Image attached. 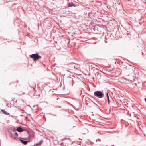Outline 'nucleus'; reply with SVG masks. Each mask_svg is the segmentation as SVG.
I'll list each match as a JSON object with an SVG mask.
<instances>
[{"label": "nucleus", "mask_w": 146, "mask_h": 146, "mask_svg": "<svg viewBox=\"0 0 146 146\" xmlns=\"http://www.w3.org/2000/svg\"><path fill=\"white\" fill-rule=\"evenodd\" d=\"M94 96L98 98H101L104 96V94L103 92L100 91H96L94 92Z\"/></svg>", "instance_id": "nucleus-1"}, {"label": "nucleus", "mask_w": 146, "mask_h": 146, "mask_svg": "<svg viewBox=\"0 0 146 146\" xmlns=\"http://www.w3.org/2000/svg\"><path fill=\"white\" fill-rule=\"evenodd\" d=\"M18 133L17 132H15L14 133L13 135L12 134H11V135L10 136L12 137H13V136H15L16 137H17L18 136Z\"/></svg>", "instance_id": "nucleus-10"}, {"label": "nucleus", "mask_w": 146, "mask_h": 146, "mask_svg": "<svg viewBox=\"0 0 146 146\" xmlns=\"http://www.w3.org/2000/svg\"><path fill=\"white\" fill-rule=\"evenodd\" d=\"M20 116H23V115H20Z\"/></svg>", "instance_id": "nucleus-12"}, {"label": "nucleus", "mask_w": 146, "mask_h": 146, "mask_svg": "<svg viewBox=\"0 0 146 146\" xmlns=\"http://www.w3.org/2000/svg\"><path fill=\"white\" fill-rule=\"evenodd\" d=\"M16 130L17 131L20 132H22L24 131L22 127H18L17 128Z\"/></svg>", "instance_id": "nucleus-5"}, {"label": "nucleus", "mask_w": 146, "mask_h": 146, "mask_svg": "<svg viewBox=\"0 0 146 146\" xmlns=\"http://www.w3.org/2000/svg\"><path fill=\"white\" fill-rule=\"evenodd\" d=\"M92 30L93 32L94 33L96 34L98 33V30L97 27L96 26H95L92 28Z\"/></svg>", "instance_id": "nucleus-3"}, {"label": "nucleus", "mask_w": 146, "mask_h": 146, "mask_svg": "<svg viewBox=\"0 0 146 146\" xmlns=\"http://www.w3.org/2000/svg\"><path fill=\"white\" fill-rule=\"evenodd\" d=\"M75 127V126H74L73 127Z\"/></svg>", "instance_id": "nucleus-17"}, {"label": "nucleus", "mask_w": 146, "mask_h": 146, "mask_svg": "<svg viewBox=\"0 0 146 146\" xmlns=\"http://www.w3.org/2000/svg\"><path fill=\"white\" fill-rule=\"evenodd\" d=\"M106 96L107 97V99L108 104L109 105H110V100L109 97V96L108 95V92L106 93Z\"/></svg>", "instance_id": "nucleus-7"}, {"label": "nucleus", "mask_w": 146, "mask_h": 146, "mask_svg": "<svg viewBox=\"0 0 146 146\" xmlns=\"http://www.w3.org/2000/svg\"><path fill=\"white\" fill-rule=\"evenodd\" d=\"M144 100H145V102H146V98H145L144 99Z\"/></svg>", "instance_id": "nucleus-11"}, {"label": "nucleus", "mask_w": 146, "mask_h": 146, "mask_svg": "<svg viewBox=\"0 0 146 146\" xmlns=\"http://www.w3.org/2000/svg\"><path fill=\"white\" fill-rule=\"evenodd\" d=\"M76 5L73 3L72 2H70L68 4V7H76Z\"/></svg>", "instance_id": "nucleus-6"}, {"label": "nucleus", "mask_w": 146, "mask_h": 146, "mask_svg": "<svg viewBox=\"0 0 146 146\" xmlns=\"http://www.w3.org/2000/svg\"><path fill=\"white\" fill-rule=\"evenodd\" d=\"M43 141L42 140H41L38 143L35 144L33 146H40Z\"/></svg>", "instance_id": "nucleus-4"}, {"label": "nucleus", "mask_w": 146, "mask_h": 146, "mask_svg": "<svg viewBox=\"0 0 146 146\" xmlns=\"http://www.w3.org/2000/svg\"><path fill=\"white\" fill-rule=\"evenodd\" d=\"M1 111L4 114L6 115H9V113H7L4 110H1Z\"/></svg>", "instance_id": "nucleus-9"}, {"label": "nucleus", "mask_w": 146, "mask_h": 146, "mask_svg": "<svg viewBox=\"0 0 146 146\" xmlns=\"http://www.w3.org/2000/svg\"><path fill=\"white\" fill-rule=\"evenodd\" d=\"M105 43H107V41H105Z\"/></svg>", "instance_id": "nucleus-14"}, {"label": "nucleus", "mask_w": 146, "mask_h": 146, "mask_svg": "<svg viewBox=\"0 0 146 146\" xmlns=\"http://www.w3.org/2000/svg\"><path fill=\"white\" fill-rule=\"evenodd\" d=\"M29 56L32 58L34 61H35L41 58V56L37 53L32 54L30 55Z\"/></svg>", "instance_id": "nucleus-2"}, {"label": "nucleus", "mask_w": 146, "mask_h": 146, "mask_svg": "<svg viewBox=\"0 0 146 146\" xmlns=\"http://www.w3.org/2000/svg\"><path fill=\"white\" fill-rule=\"evenodd\" d=\"M96 67H97L98 66L97 65H95Z\"/></svg>", "instance_id": "nucleus-13"}, {"label": "nucleus", "mask_w": 146, "mask_h": 146, "mask_svg": "<svg viewBox=\"0 0 146 146\" xmlns=\"http://www.w3.org/2000/svg\"><path fill=\"white\" fill-rule=\"evenodd\" d=\"M131 81H132V80H130V82H131Z\"/></svg>", "instance_id": "nucleus-15"}, {"label": "nucleus", "mask_w": 146, "mask_h": 146, "mask_svg": "<svg viewBox=\"0 0 146 146\" xmlns=\"http://www.w3.org/2000/svg\"><path fill=\"white\" fill-rule=\"evenodd\" d=\"M20 140L22 143L25 145H27L28 143V141H24L21 139H20Z\"/></svg>", "instance_id": "nucleus-8"}, {"label": "nucleus", "mask_w": 146, "mask_h": 146, "mask_svg": "<svg viewBox=\"0 0 146 146\" xmlns=\"http://www.w3.org/2000/svg\"><path fill=\"white\" fill-rule=\"evenodd\" d=\"M22 110L23 111H24V110Z\"/></svg>", "instance_id": "nucleus-16"}]
</instances>
